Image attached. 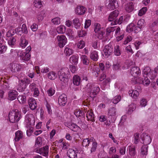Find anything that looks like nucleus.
<instances>
[{"instance_id": "ddd939ff", "label": "nucleus", "mask_w": 158, "mask_h": 158, "mask_svg": "<svg viewBox=\"0 0 158 158\" xmlns=\"http://www.w3.org/2000/svg\"><path fill=\"white\" fill-rule=\"evenodd\" d=\"M140 72V69L136 66H134L131 68L130 73L131 75L134 77L138 76Z\"/></svg>"}, {"instance_id": "39448f33", "label": "nucleus", "mask_w": 158, "mask_h": 158, "mask_svg": "<svg viewBox=\"0 0 158 158\" xmlns=\"http://www.w3.org/2000/svg\"><path fill=\"white\" fill-rule=\"evenodd\" d=\"M94 29L96 36L98 39H102L105 34L103 28L101 27L99 24L96 23L94 25Z\"/></svg>"}, {"instance_id": "a878e982", "label": "nucleus", "mask_w": 158, "mask_h": 158, "mask_svg": "<svg viewBox=\"0 0 158 158\" xmlns=\"http://www.w3.org/2000/svg\"><path fill=\"white\" fill-rule=\"evenodd\" d=\"M90 57L94 61H97L98 58V52L96 51L92 52L91 53Z\"/></svg>"}, {"instance_id": "9d476101", "label": "nucleus", "mask_w": 158, "mask_h": 158, "mask_svg": "<svg viewBox=\"0 0 158 158\" xmlns=\"http://www.w3.org/2000/svg\"><path fill=\"white\" fill-rule=\"evenodd\" d=\"M118 6V4L116 0H110L107 6V8L109 10H113Z\"/></svg>"}, {"instance_id": "aec40b11", "label": "nucleus", "mask_w": 158, "mask_h": 158, "mask_svg": "<svg viewBox=\"0 0 158 158\" xmlns=\"http://www.w3.org/2000/svg\"><path fill=\"white\" fill-rule=\"evenodd\" d=\"M65 124L67 125V127L74 131H77L80 128L79 127L74 123H66Z\"/></svg>"}, {"instance_id": "338daca9", "label": "nucleus", "mask_w": 158, "mask_h": 158, "mask_svg": "<svg viewBox=\"0 0 158 158\" xmlns=\"http://www.w3.org/2000/svg\"><path fill=\"white\" fill-rule=\"evenodd\" d=\"M7 49L6 47L4 45H2L0 46V53H2L5 52Z\"/></svg>"}, {"instance_id": "72a5a7b5", "label": "nucleus", "mask_w": 158, "mask_h": 158, "mask_svg": "<svg viewBox=\"0 0 158 158\" xmlns=\"http://www.w3.org/2000/svg\"><path fill=\"white\" fill-rule=\"evenodd\" d=\"M139 82L143 85L146 86L148 85L150 83V80L146 77H145L144 79L143 78L142 80H141V82Z\"/></svg>"}, {"instance_id": "052dcab7", "label": "nucleus", "mask_w": 158, "mask_h": 158, "mask_svg": "<svg viewBox=\"0 0 158 158\" xmlns=\"http://www.w3.org/2000/svg\"><path fill=\"white\" fill-rule=\"evenodd\" d=\"M89 143L88 139H85L83 140L82 145L83 146L87 147L89 145Z\"/></svg>"}, {"instance_id": "ea45409f", "label": "nucleus", "mask_w": 158, "mask_h": 158, "mask_svg": "<svg viewBox=\"0 0 158 158\" xmlns=\"http://www.w3.org/2000/svg\"><path fill=\"white\" fill-rule=\"evenodd\" d=\"M73 21L75 27L77 29L81 25V23L79 22L78 19L75 18L73 20Z\"/></svg>"}, {"instance_id": "4d7b16f0", "label": "nucleus", "mask_w": 158, "mask_h": 158, "mask_svg": "<svg viewBox=\"0 0 158 158\" xmlns=\"http://www.w3.org/2000/svg\"><path fill=\"white\" fill-rule=\"evenodd\" d=\"M78 34L79 37H83L86 35L87 32L85 31L81 30L78 31Z\"/></svg>"}, {"instance_id": "423d86ee", "label": "nucleus", "mask_w": 158, "mask_h": 158, "mask_svg": "<svg viewBox=\"0 0 158 158\" xmlns=\"http://www.w3.org/2000/svg\"><path fill=\"white\" fill-rule=\"evenodd\" d=\"M114 48V47L110 44L106 45L103 50V56L107 58L113 53Z\"/></svg>"}, {"instance_id": "69168bd1", "label": "nucleus", "mask_w": 158, "mask_h": 158, "mask_svg": "<svg viewBox=\"0 0 158 158\" xmlns=\"http://www.w3.org/2000/svg\"><path fill=\"white\" fill-rule=\"evenodd\" d=\"M21 30H22L25 33L27 34L28 32L26 25L25 24H23L22 25V27L21 28Z\"/></svg>"}, {"instance_id": "bb28decb", "label": "nucleus", "mask_w": 158, "mask_h": 158, "mask_svg": "<svg viewBox=\"0 0 158 158\" xmlns=\"http://www.w3.org/2000/svg\"><path fill=\"white\" fill-rule=\"evenodd\" d=\"M81 61L84 64L88 65L89 64V61L87 57L85 55H82L81 56Z\"/></svg>"}, {"instance_id": "20e7f679", "label": "nucleus", "mask_w": 158, "mask_h": 158, "mask_svg": "<svg viewBox=\"0 0 158 158\" xmlns=\"http://www.w3.org/2000/svg\"><path fill=\"white\" fill-rule=\"evenodd\" d=\"M8 116L9 121L12 123L18 122L21 118L20 112L17 110L10 111Z\"/></svg>"}, {"instance_id": "a18cd8bd", "label": "nucleus", "mask_w": 158, "mask_h": 158, "mask_svg": "<svg viewBox=\"0 0 158 158\" xmlns=\"http://www.w3.org/2000/svg\"><path fill=\"white\" fill-rule=\"evenodd\" d=\"M56 77V73L53 72L49 73L48 74V78L51 80H54Z\"/></svg>"}, {"instance_id": "774afa93", "label": "nucleus", "mask_w": 158, "mask_h": 158, "mask_svg": "<svg viewBox=\"0 0 158 158\" xmlns=\"http://www.w3.org/2000/svg\"><path fill=\"white\" fill-rule=\"evenodd\" d=\"M147 101L144 99H142L140 102V105L142 107H144L146 105Z\"/></svg>"}, {"instance_id": "4c0bfd02", "label": "nucleus", "mask_w": 158, "mask_h": 158, "mask_svg": "<svg viewBox=\"0 0 158 158\" xmlns=\"http://www.w3.org/2000/svg\"><path fill=\"white\" fill-rule=\"evenodd\" d=\"M121 99V96L118 95L113 98L112 100V102L114 104H116L120 101Z\"/></svg>"}, {"instance_id": "c03bdc74", "label": "nucleus", "mask_w": 158, "mask_h": 158, "mask_svg": "<svg viewBox=\"0 0 158 158\" xmlns=\"http://www.w3.org/2000/svg\"><path fill=\"white\" fill-rule=\"evenodd\" d=\"M65 31V28L64 26H60L57 27V31L59 33H63Z\"/></svg>"}, {"instance_id": "3c124183", "label": "nucleus", "mask_w": 158, "mask_h": 158, "mask_svg": "<svg viewBox=\"0 0 158 158\" xmlns=\"http://www.w3.org/2000/svg\"><path fill=\"white\" fill-rule=\"evenodd\" d=\"M141 80L140 78H137L136 77H135L132 78L131 81L132 83L134 84L138 83L141 84V82H141Z\"/></svg>"}, {"instance_id": "13d9d810", "label": "nucleus", "mask_w": 158, "mask_h": 158, "mask_svg": "<svg viewBox=\"0 0 158 158\" xmlns=\"http://www.w3.org/2000/svg\"><path fill=\"white\" fill-rule=\"evenodd\" d=\"M52 21L54 24H59L60 23V19L58 17H56L52 19Z\"/></svg>"}, {"instance_id": "e2e57ef3", "label": "nucleus", "mask_w": 158, "mask_h": 158, "mask_svg": "<svg viewBox=\"0 0 158 158\" xmlns=\"http://www.w3.org/2000/svg\"><path fill=\"white\" fill-rule=\"evenodd\" d=\"M121 66V65L119 63H116V64H114L113 65V69L115 70H118Z\"/></svg>"}, {"instance_id": "5fc2aeb1", "label": "nucleus", "mask_w": 158, "mask_h": 158, "mask_svg": "<svg viewBox=\"0 0 158 158\" xmlns=\"http://www.w3.org/2000/svg\"><path fill=\"white\" fill-rule=\"evenodd\" d=\"M47 93L49 96H52L55 93V90L52 88H50L47 91Z\"/></svg>"}, {"instance_id": "f8f14e48", "label": "nucleus", "mask_w": 158, "mask_h": 158, "mask_svg": "<svg viewBox=\"0 0 158 158\" xmlns=\"http://www.w3.org/2000/svg\"><path fill=\"white\" fill-rule=\"evenodd\" d=\"M28 102L29 107L31 110H35L36 108L37 104L36 101L34 98H30Z\"/></svg>"}, {"instance_id": "b1692460", "label": "nucleus", "mask_w": 158, "mask_h": 158, "mask_svg": "<svg viewBox=\"0 0 158 158\" xmlns=\"http://www.w3.org/2000/svg\"><path fill=\"white\" fill-rule=\"evenodd\" d=\"M73 84L75 85L78 86L80 84L81 79L79 76L76 75L73 76Z\"/></svg>"}, {"instance_id": "473e14b6", "label": "nucleus", "mask_w": 158, "mask_h": 158, "mask_svg": "<svg viewBox=\"0 0 158 158\" xmlns=\"http://www.w3.org/2000/svg\"><path fill=\"white\" fill-rule=\"evenodd\" d=\"M97 143L96 141H94L92 143V145L90 148V153H93L96 151L97 147Z\"/></svg>"}, {"instance_id": "e433bc0d", "label": "nucleus", "mask_w": 158, "mask_h": 158, "mask_svg": "<svg viewBox=\"0 0 158 158\" xmlns=\"http://www.w3.org/2000/svg\"><path fill=\"white\" fill-rule=\"evenodd\" d=\"M156 73L155 71L152 70L151 72H149L148 73H147V76L148 77L151 79L153 80L156 77V75L155 74Z\"/></svg>"}, {"instance_id": "79ce46f5", "label": "nucleus", "mask_w": 158, "mask_h": 158, "mask_svg": "<svg viewBox=\"0 0 158 158\" xmlns=\"http://www.w3.org/2000/svg\"><path fill=\"white\" fill-rule=\"evenodd\" d=\"M34 5L36 8H40L42 6L41 1L40 0H35L34 2Z\"/></svg>"}, {"instance_id": "0e129e2a", "label": "nucleus", "mask_w": 158, "mask_h": 158, "mask_svg": "<svg viewBox=\"0 0 158 158\" xmlns=\"http://www.w3.org/2000/svg\"><path fill=\"white\" fill-rule=\"evenodd\" d=\"M126 147H122L120 148L119 149V153L122 155H124L125 154Z\"/></svg>"}, {"instance_id": "c85d7f7f", "label": "nucleus", "mask_w": 158, "mask_h": 158, "mask_svg": "<svg viewBox=\"0 0 158 158\" xmlns=\"http://www.w3.org/2000/svg\"><path fill=\"white\" fill-rule=\"evenodd\" d=\"M148 146L144 145L141 148V153L143 155H146L148 153Z\"/></svg>"}, {"instance_id": "5701e85b", "label": "nucleus", "mask_w": 158, "mask_h": 158, "mask_svg": "<svg viewBox=\"0 0 158 158\" xmlns=\"http://www.w3.org/2000/svg\"><path fill=\"white\" fill-rule=\"evenodd\" d=\"M128 150L129 155L132 157L135 156L136 154L135 148L134 146H129Z\"/></svg>"}, {"instance_id": "0eeeda50", "label": "nucleus", "mask_w": 158, "mask_h": 158, "mask_svg": "<svg viewBox=\"0 0 158 158\" xmlns=\"http://www.w3.org/2000/svg\"><path fill=\"white\" fill-rule=\"evenodd\" d=\"M57 39L58 45L60 48L63 47L67 42V39L64 35L57 36Z\"/></svg>"}, {"instance_id": "2f4dec72", "label": "nucleus", "mask_w": 158, "mask_h": 158, "mask_svg": "<svg viewBox=\"0 0 158 158\" xmlns=\"http://www.w3.org/2000/svg\"><path fill=\"white\" fill-rule=\"evenodd\" d=\"M116 110L115 108L112 107L109 110L108 115L111 117H115L116 115Z\"/></svg>"}, {"instance_id": "37998d69", "label": "nucleus", "mask_w": 158, "mask_h": 158, "mask_svg": "<svg viewBox=\"0 0 158 158\" xmlns=\"http://www.w3.org/2000/svg\"><path fill=\"white\" fill-rule=\"evenodd\" d=\"M16 40L13 37H11L8 41L9 45L11 47H12L15 44Z\"/></svg>"}, {"instance_id": "f257e3e1", "label": "nucleus", "mask_w": 158, "mask_h": 158, "mask_svg": "<svg viewBox=\"0 0 158 158\" xmlns=\"http://www.w3.org/2000/svg\"><path fill=\"white\" fill-rule=\"evenodd\" d=\"M119 14V11L118 10H115L111 12L108 17V21L110 22H112L111 23L112 25H115L118 24H121L123 22L127 21V20L129 18H127L123 20V16H121L118 20L116 19Z\"/></svg>"}, {"instance_id": "a211bd4d", "label": "nucleus", "mask_w": 158, "mask_h": 158, "mask_svg": "<svg viewBox=\"0 0 158 158\" xmlns=\"http://www.w3.org/2000/svg\"><path fill=\"white\" fill-rule=\"evenodd\" d=\"M28 44V41L26 40L25 36L22 35L20 40V45L22 48H25Z\"/></svg>"}, {"instance_id": "58836bf2", "label": "nucleus", "mask_w": 158, "mask_h": 158, "mask_svg": "<svg viewBox=\"0 0 158 158\" xmlns=\"http://www.w3.org/2000/svg\"><path fill=\"white\" fill-rule=\"evenodd\" d=\"M135 26L134 24L131 23L129 24L127 27L126 31L128 32H131L134 29V28Z\"/></svg>"}, {"instance_id": "c756f323", "label": "nucleus", "mask_w": 158, "mask_h": 158, "mask_svg": "<svg viewBox=\"0 0 158 158\" xmlns=\"http://www.w3.org/2000/svg\"><path fill=\"white\" fill-rule=\"evenodd\" d=\"M86 117L88 120L91 121L93 122L95 121L94 114L93 112L90 111H88L86 114Z\"/></svg>"}, {"instance_id": "1a4fd4ad", "label": "nucleus", "mask_w": 158, "mask_h": 158, "mask_svg": "<svg viewBox=\"0 0 158 158\" xmlns=\"http://www.w3.org/2000/svg\"><path fill=\"white\" fill-rule=\"evenodd\" d=\"M67 101L66 95L64 94L60 95L59 97L58 102L60 106H64L66 104Z\"/></svg>"}, {"instance_id": "bf43d9fd", "label": "nucleus", "mask_w": 158, "mask_h": 158, "mask_svg": "<svg viewBox=\"0 0 158 158\" xmlns=\"http://www.w3.org/2000/svg\"><path fill=\"white\" fill-rule=\"evenodd\" d=\"M134 136L135 137V143L137 144L139 141V134L138 133H135Z\"/></svg>"}, {"instance_id": "6e6d98bb", "label": "nucleus", "mask_w": 158, "mask_h": 158, "mask_svg": "<svg viewBox=\"0 0 158 158\" xmlns=\"http://www.w3.org/2000/svg\"><path fill=\"white\" fill-rule=\"evenodd\" d=\"M85 44L84 42L81 40L77 44V46L78 48L81 49L84 48Z\"/></svg>"}, {"instance_id": "7c9ffc66", "label": "nucleus", "mask_w": 158, "mask_h": 158, "mask_svg": "<svg viewBox=\"0 0 158 158\" xmlns=\"http://www.w3.org/2000/svg\"><path fill=\"white\" fill-rule=\"evenodd\" d=\"M78 58L77 55H73L70 57L69 60L71 63L76 64L78 63Z\"/></svg>"}, {"instance_id": "09e8293b", "label": "nucleus", "mask_w": 158, "mask_h": 158, "mask_svg": "<svg viewBox=\"0 0 158 158\" xmlns=\"http://www.w3.org/2000/svg\"><path fill=\"white\" fill-rule=\"evenodd\" d=\"M64 52L66 56H69L73 52V50L71 48H66L64 50Z\"/></svg>"}, {"instance_id": "dca6fc26", "label": "nucleus", "mask_w": 158, "mask_h": 158, "mask_svg": "<svg viewBox=\"0 0 158 158\" xmlns=\"http://www.w3.org/2000/svg\"><path fill=\"white\" fill-rule=\"evenodd\" d=\"M48 146L46 145L40 148V154L44 156H48Z\"/></svg>"}, {"instance_id": "4be33fe9", "label": "nucleus", "mask_w": 158, "mask_h": 158, "mask_svg": "<svg viewBox=\"0 0 158 158\" xmlns=\"http://www.w3.org/2000/svg\"><path fill=\"white\" fill-rule=\"evenodd\" d=\"M134 9L133 4L132 2H130L126 4L125 10L128 12H132Z\"/></svg>"}, {"instance_id": "6ab92c4d", "label": "nucleus", "mask_w": 158, "mask_h": 158, "mask_svg": "<svg viewBox=\"0 0 158 158\" xmlns=\"http://www.w3.org/2000/svg\"><path fill=\"white\" fill-rule=\"evenodd\" d=\"M68 156L70 158H77V154L72 149H69L67 152Z\"/></svg>"}, {"instance_id": "9b49d317", "label": "nucleus", "mask_w": 158, "mask_h": 158, "mask_svg": "<svg viewBox=\"0 0 158 158\" xmlns=\"http://www.w3.org/2000/svg\"><path fill=\"white\" fill-rule=\"evenodd\" d=\"M10 67L11 71L14 73L20 71L21 69V65L17 63L10 64Z\"/></svg>"}, {"instance_id": "6e6552de", "label": "nucleus", "mask_w": 158, "mask_h": 158, "mask_svg": "<svg viewBox=\"0 0 158 158\" xmlns=\"http://www.w3.org/2000/svg\"><path fill=\"white\" fill-rule=\"evenodd\" d=\"M143 143L144 145H148L151 142V139L149 135L146 133H143L141 136Z\"/></svg>"}, {"instance_id": "603ef678", "label": "nucleus", "mask_w": 158, "mask_h": 158, "mask_svg": "<svg viewBox=\"0 0 158 158\" xmlns=\"http://www.w3.org/2000/svg\"><path fill=\"white\" fill-rule=\"evenodd\" d=\"M147 8L144 7L142 8V9L140 10L138 13V15L139 16H142L144 14L147 10Z\"/></svg>"}, {"instance_id": "a19ab883", "label": "nucleus", "mask_w": 158, "mask_h": 158, "mask_svg": "<svg viewBox=\"0 0 158 158\" xmlns=\"http://www.w3.org/2000/svg\"><path fill=\"white\" fill-rule=\"evenodd\" d=\"M114 53L116 56H119L121 54V52L119 49V47L118 45H116L114 47Z\"/></svg>"}, {"instance_id": "393cba45", "label": "nucleus", "mask_w": 158, "mask_h": 158, "mask_svg": "<svg viewBox=\"0 0 158 158\" xmlns=\"http://www.w3.org/2000/svg\"><path fill=\"white\" fill-rule=\"evenodd\" d=\"M129 93L130 96L134 99L136 98L139 95V92L136 90H130Z\"/></svg>"}, {"instance_id": "680f3d73", "label": "nucleus", "mask_w": 158, "mask_h": 158, "mask_svg": "<svg viewBox=\"0 0 158 158\" xmlns=\"http://www.w3.org/2000/svg\"><path fill=\"white\" fill-rule=\"evenodd\" d=\"M144 20L143 19H141L139 20L137 23L138 26L140 27V28H142V26L144 25Z\"/></svg>"}, {"instance_id": "f704fd0d", "label": "nucleus", "mask_w": 158, "mask_h": 158, "mask_svg": "<svg viewBox=\"0 0 158 158\" xmlns=\"http://www.w3.org/2000/svg\"><path fill=\"white\" fill-rule=\"evenodd\" d=\"M17 99L20 103L23 104L26 102V97L23 95H19L18 96Z\"/></svg>"}, {"instance_id": "cd10ccee", "label": "nucleus", "mask_w": 158, "mask_h": 158, "mask_svg": "<svg viewBox=\"0 0 158 158\" xmlns=\"http://www.w3.org/2000/svg\"><path fill=\"white\" fill-rule=\"evenodd\" d=\"M30 56L29 53L23 52L21 56V59L23 60L28 61L30 59Z\"/></svg>"}, {"instance_id": "c9c22d12", "label": "nucleus", "mask_w": 158, "mask_h": 158, "mask_svg": "<svg viewBox=\"0 0 158 158\" xmlns=\"http://www.w3.org/2000/svg\"><path fill=\"white\" fill-rule=\"evenodd\" d=\"M42 144V138L40 137H37L35 142V147L36 148L39 147Z\"/></svg>"}, {"instance_id": "de8ad7c7", "label": "nucleus", "mask_w": 158, "mask_h": 158, "mask_svg": "<svg viewBox=\"0 0 158 158\" xmlns=\"http://www.w3.org/2000/svg\"><path fill=\"white\" fill-rule=\"evenodd\" d=\"M34 118L33 117V115L31 114H29L26 115L25 117V120H27V123H29L31 124V121L32 119H33Z\"/></svg>"}, {"instance_id": "f3484780", "label": "nucleus", "mask_w": 158, "mask_h": 158, "mask_svg": "<svg viewBox=\"0 0 158 158\" xmlns=\"http://www.w3.org/2000/svg\"><path fill=\"white\" fill-rule=\"evenodd\" d=\"M23 136V132L20 131H18L15 133V137L14 138V140L15 141L18 142L22 139Z\"/></svg>"}, {"instance_id": "2eb2a0df", "label": "nucleus", "mask_w": 158, "mask_h": 158, "mask_svg": "<svg viewBox=\"0 0 158 158\" xmlns=\"http://www.w3.org/2000/svg\"><path fill=\"white\" fill-rule=\"evenodd\" d=\"M18 95V92L16 90H10L8 94L9 99L10 100H14L16 98Z\"/></svg>"}, {"instance_id": "49530a36", "label": "nucleus", "mask_w": 158, "mask_h": 158, "mask_svg": "<svg viewBox=\"0 0 158 158\" xmlns=\"http://www.w3.org/2000/svg\"><path fill=\"white\" fill-rule=\"evenodd\" d=\"M100 72V69L98 68H95L93 69V72L92 73L94 75H95L96 77H98Z\"/></svg>"}, {"instance_id": "7ed1b4c3", "label": "nucleus", "mask_w": 158, "mask_h": 158, "mask_svg": "<svg viewBox=\"0 0 158 158\" xmlns=\"http://www.w3.org/2000/svg\"><path fill=\"white\" fill-rule=\"evenodd\" d=\"M69 69L67 68H63L58 72L59 78L60 80L65 84L69 81Z\"/></svg>"}, {"instance_id": "4468645a", "label": "nucleus", "mask_w": 158, "mask_h": 158, "mask_svg": "<svg viewBox=\"0 0 158 158\" xmlns=\"http://www.w3.org/2000/svg\"><path fill=\"white\" fill-rule=\"evenodd\" d=\"M86 9L83 6H79L77 7L75 10L76 13L78 15H84L86 11Z\"/></svg>"}, {"instance_id": "864d4df0", "label": "nucleus", "mask_w": 158, "mask_h": 158, "mask_svg": "<svg viewBox=\"0 0 158 158\" xmlns=\"http://www.w3.org/2000/svg\"><path fill=\"white\" fill-rule=\"evenodd\" d=\"M115 30L114 27H110L107 28L106 30V35L108 36L111 32L114 31Z\"/></svg>"}, {"instance_id": "f03ea898", "label": "nucleus", "mask_w": 158, "mask_h": 158, "mask_svg": "<svg viewBox=\"0 0 158 158\" xmlns=\"http://www.w3.org/2000/svg\"><path fill=\"white\" fill-rule=\"evenodd\" d=\"M85 88L89 94L90 97L93 99L100 91V88L91 83H89L86 85Z\"/></svg>"}, {"instance_id": "412c9836", "label": "nucleus", "mask_w": 158, "mask_h": 158, "mask_svg": "<svg viewBox=\"0 0 158 158\" xmlns=\"http://www.w3.org/2000/svg\"><path fill=\"white\" fill-rule=\"evenodd\" d=\"M30 88L32 91H34V94L36 96H38L39 94V91L38 89L35 87V84L32 83L30 86Z\"/></svg>"}, {"instance_id": "8fccbe9b", "label": "nucleus", "mask_w": 158, "mask_h": 158, "mask_svg": "<svg viewBox=\"0 0 158 158\" xmlns=\"http://www.w3.org/2000/svg\"><path fill=\"white\" fill-rule=\"evenodd\" d=\"M132 38L130 35L127 36L125 38V40L123 41V44L126 45L130 42L132 40Z\"/></svg>"}]
</instances>
